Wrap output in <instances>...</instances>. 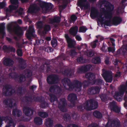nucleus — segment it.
<instances>
[{
	"mask_svg": "<svg viewBox=\"0 0 127 127\" xmlns=\"http://www.w3.org/2000/svg\"><path fill=\"white\" fill-rule=\"evenodd\" d=\"M64 53H62L57 58L53 60L54 62L51 65L47 66L46 71L47 73L53 72L54 70L58 73L64 74L63 69Z\"/></svg>",
	"mask_w": 127,
	"mask_h": 127,
	"instance_id": "1",
	"label": "nucleus"
},
{
	"mask_svg": "<svg viewBox=\"0 0 127 127\" xmlns=\"http://www.w3.org/2000/svg\"><path fill=\"white\" fill-rule=\"evenodd\" d=\"M98 106L97 102L93 99L87 100L83 104L84 108L87 111H90L96 109Z\"/></svg>",
	"mask_w": 127,
	"mask_h": 127,
	"instance_id": "2",
	"label": "nucleus"
},
{
	"mask_svg": "<svg viewBox=\"0 0 127 127\" xmlns=\"http://www.w3.org/2000/svg\"><path fill=\"white\" fill-rule=\"evenodd\" d=\"M15 90L12 86L9 84H6L3 87L2 89L3 95L5 96H10L15 92Z\"/></svg>",
	"mask_w": 127,
	"mask_h": 127,
	"instance_id": "3",
	"label": "nucleus"
},
{
	"mask_svg": "<svg viewBox=\"0 0 127 127\" xmlns=\"http://www.w3.org/2000/svg\"><path fill=\"white\" fill-rule=\"evenodd\" d=\"M104 6L106 10L104 11L105 16L106 19H111L112 17L113 11L114 8V5L112 4L109 3L105 5Z\"/></svg>",
	"mask_w": 127,
	"mask_h": 127,
	"instance_id": "4",
	"label": "nucleus"
},
{
	"mask_svg": "<svg viewBox=\"0 0 127 127\" xmlns=\"http://www.w3.org/2000/svg\"><path fill=\"white\" fill-rule=\"evenodd\" d=\"M46 80L49 84L53 85L57 84L59 81L58 75L56 74H51L47 77Z\"/></svg>",
	"mask_w": 127,
	"mask_h": 127,
	"instance_id": "5",
	"label": "nucleus"
},
{
	"mask_svg": "<svg viewBox=\"0 0 127 127\" xmlns=\"http://www.w3.org/2000/svg\"><path fill=\"white\" fill-rule=\"evenodd\" d=\"M35 30L33 26H30L26 33V35L27 39L29 40L32 41V39L35 37L36 35L35 34Z\"/></svg>",
	"mask_w": 127,
	"mask_h": 127,
	"instance_id": "6",
	"label": "nucleus"
},
{
	"mask_svg": "<svg viewBox=\"0 0 127 127\" xmlns=\"http://www.w3.org/2000/svg\"><path fill=\"white\" fill-rule=\"evenodd\" d=\"M102 76L106 82H111L113 80L112 72L109 70H105L103 72Z\"/></svg>",
	"mask_w": 127,
	"mask_h": 127,
	"instance_id": "7",
	"label": "nucleus"
},
{
	"mask_svg": "<svg viewBox=\"0 0 127 127\" xmlns=\"http://www.w3.org/2000/svg\"><path fill=\"white\" fill-rule=\"evenodd\" d=\"M92 66L90 64L84 65L79 67L77 70V72L79 73H85L87 71L92 69Z\"/></svg>",
	"mask_w": 127,
	"mask_h": 127,
	"instance_id": "8",
	"label": "nucleus"
},
{
	"mask_svg": "<svg viewBox=\"0 0 127 127\" xmlns=\"http://www.w3.org/2000/svg\"><path fill=\"white\" fill-rule=\"evenodd\" d=\"M77 4L81 9L83 7L85 9H88L90 6L89 3L87 2V0H78Z\"/></svg>",
	"mask_w": 127,
	"mask_h": 127,
	"instance_id": "9",
	"label": "nucleus"
},
{
	"mask_svg": "<svg viewBox=\"0 0 127 127\" xmlns=\"http://www.w3.org/2000/svg\"><path fill=\"white\" fill-rule=\"evenodd\" d=\"M65 37L68 44V47L70 48H75V46L76 44V41L72 39L67 34H65Z\"/></svg>",
	"mask_w": 127,
	"mask_h": 127,
	"instance_id": "10",
	"label": "nucleus"
},
{
	"mask_svg": "<svg viewBox=\"0 0 127 127\" xmlns=\"http://www.w3.org/2000/svg\"><path fill=\"white\" fill-rule=\"evenodd\" d=\"M77 98V96L74 94L71 93L68 95L67 99L68 100L71 102V104L70 105V106L73 107L75 106V100Z\"/></svg>",
	"mask_w": 127,
	"mask_h": 127,
	"instance_id": "11",
	"label": "nucleus"
},
{
	"mask_svg": "<svg viewBox=\"0 0 127 127\" xmlns=\"http://www.w3.org/2000/svg\"><path fill=\"white\" fill-rule=\"evenodd\" d=\"M100 90V89L98 86H92L89 89L88 92V93L93 95L98 94Z\"/></svg>",
	"mask_w": 127,
	"mask_h": 127,
	"instance_id": "12",
	"label": "nucleus"
},
{
	"mask_svg": "<svg viewBox=\"0 0 127 127\" xmlns=\"http://www.w3.org/2000/svg\"><path fill=\"white\" fill-rule=\"evenodd\" d=\"M24 113L25 115L27 116H32L33 114V109L30 107L25 106L23 108Z\"/></svg>",
	"mask_w": 127,
	"mask_h": 127,
	"instance_id": "13",
	"label": "nucleus"
},
{
	"mask_svg": "<svg viewBox=\"0 0 127 127\" xmlns=\"http://www.w3.org/2000/svg\"><path fill=\"white\" fill-rule=\"evenodd\" d=\"M67 83L68 86V90L70 91L72 90L75 88L74 84L72 83L70 80L68 78H66L64 77V83Z\"/></svg>",
	"mask_w": 127,
	"mask_h": 127,
	"instance_id": "14",
	"label": "nucleus"
},
{
	"mask_svg": "<svg viewBox=\"0 0 127 127\" xmlns=\"http://www.w3.org/2000/svg\"><path fill=\"white\" fill-rule=\"evenodd\" d=\"M26 89L25 88H23L21 86H19L16 90V93L17 95L20 96H22L25 94Z\"/></svg>",
	"mask_w": 127,
	"mask_h": 127,
	"instance_id": "15",
	"label": "nucleus"
},
{
	"mask_svg": "<svg viewBox=\"0 0 127 127\" xmlns=\"http://www.w3.org/2000/svg\"><path fill=\"white\" fill-rule=\"evenodd\" d=\"M51 29V27L49 25H44L43 28L41 30H40V33L39 34L41 35H44L47 33Z\"/></svg>",
	"mask_w": 127,
	"mask_h": 127,
	"instance_id": "16",
	"label": "nucleus"
},
{
	"mask_svg": "<svg viewBox=\"0 0 127 127\" xmlns=\"http://www.w3.org/2000/svg\"><path fill=\"white\" fill-rule=\"evenodd\" d=\"M19 64L18 66L19 69L23 70L26 67V63L25 61L22 58H19L18 59Z\"/></svg>",
	"mask_w": 127,
	"mask_h": 127,
	"instance_id": "17",
	"label": "nucleus"
},
{
	"mask_svg": "<svg viewBox=\"0 0 127 127\" xmlns=\"http://www.w3.org/2000/svg\"><path fill=\"white\" fill-rule=\"evenodd\" d=\"M122 21V19L120 17L116 16L113 18L112 23L114 25L117 26L119 25Z\"/></svg>",
	"mask_w": 127,
	"mask_h": 127,
	"instance_id": "18",
	"label": "nucleus"
},
{
	"mask_svg": "<svg viewBox=\"0 0 127 127\" xmlns=\"http://www.w3.org/2000/svg\"><path fill=\"white\" fill-rule=\"evenodd\" d=\"M73 83L74 84L75 88L78 89V91H81L82 85V83L81 82L77 80H74L73 81Z\"/></svg>",
	"mask_w": 127,
	"mask_h": 127,
	"instance_id": "19",
	"label": "nucleus"
},
{
	"mask_svg": "<svg viewBox=\"0 0 127 127\" xmlns=\"http://www.w3.org/2000/svg\"><path fill=\"white\" fill-rule=\"evenodd\" d=\"M38 10V7L35 4L30 5L28 11L30 13H35Z\"/></svg>",
	"mask_w": 127,
	"mask_h": 127,
	"instance_id": "20",
	"label": "nucleus"
},
{
	"mask_svg": "<svg viewBox=\"0 0 127 127\" xmlns=\"http://www.w3.org/2000/svg\"><path fill=\"white\" fill-rule=\"evenodd\" d=\"M61 17H60L54 16L53 18L50 19L49 23L51 24H53L55 23L59 24L61 21Z\"/></svg>",
	"mask_w": 127,
	"mask_h": 127,
	"instance_id": "21",
	"label": "nucleus"
},
{
	"mask_svg": "<svg viewBox=\"0 0 127 127\" xmlns=\"http://www.w3.org/2000/svg\"><path fill=\"white\" fill-rule=\"evenodd\" d=\"M3 63L6 66H10L13 65L14 62L11 59L7 58L5 59Z\"/></svg>",
	"mask_w": 127,
	"mask_h": 127,
	"instance_id": "22",
	"label": "nucleus"
},
{
	"mask_svg": "<svg viewBox=\"0 0 127 127\" xmlns=\"http://www.w3.org/2000/svg\"><path fill=\"white\" fill-rule=\"evenodd\" d=\"M3 49L5 51L7 52H15V49L13 46L9 45L7 46L6 45H4L3 47Z\"/></svg>",
	"mask_w": 127,
	"mask_h": 127,
	"instance_id": "23",
	"label": "nucleus"
},
{
	"mask_svg": "<svg viewBox=\"0 0 127 127\" xmlns=\"http://www.w3.org/2000/svg\"><path fill=\"white\" fill-rule=\"evenodd\" d=\"M99 12L98 11L95 7H93V9H92L90 13V16L93 19V18H96L98 15Z\"/></svg>",
	"mask_w": 127,
	"mask_h": 127,
	"instance_id": "24",
	"label": "nucleus"
},
{
	"mask_svg": "<svg viewBox=\"0 0 127 127\" xmlns=\"http://www.w3.org/2000/svg\"><path fill=\"white\" fill-rule=\"evenodd\" d=\"M86 78L88 80H93L95 78V75L93 73L89 72L86 73L85 75Z\"/></svg>",
	"mask_w": 127,
	"mask_h": 127,
	"instance_id": "25",
	"label": "nucleus"
},
{
	"mask_svg": "<svg viewBox=\"0 0 127 127\" xmlns=\"http://www.w3.org/2000/svg\"><path fill=\"white\" fill-rule=\"evenodd\" d=\"M41 4L42 6L45 8L47 10L51 9L53 7V5L50 3H47L43 2L41 3Z\"/></svg>",
	"mask_w": 127,
	"mask_h": 127,
	"instance_id": "26",
	"label": "nucleus"
},
{
	"mask_svg": "<svg viewBox=\"0 0 127 127\" xmlns=\"http://www.w3.org/2000/svg\"><path fill=\"white\" fill-rule=\"evenodd\" d=\"M36 28L38 29V32L39 34L40 33V30H42L43 27V22L41 21H38L35 24Z\"/></svg>",
	"mask_w": 127,
	"mask_h": 127,
	"instance_id": "27",
	"label": "nucleus"
},
{
	"mask_svg": "<svg viewBox=\"0 0 127 127\" xmlns=\"http://www.w3.org/2000/svg\"><path fill=\"white\" fill-rule=\"evenodd\" d=\"M12 114L14 116L19 117L21 115L22 112L21 110L16 108L13 110Z\"/></svg>",
	"mask_w": 127,
	"mask_h": 127,
	"instance_id": "28",
	"label": "nucleus"
},
{
	"mask_svg": "<svg viewBox=\"0 0 127 127\" xmlns=\"http://www.w3.org/2000/svg\"><path fill=\"white\" fill-rule=\"evenodd\" d=\"M78 30V27L77 26H75L70 28L69 30V32L70 34L75 36L77 34Z\"/></svg>",
	"mask_w": 127,
	"mask_h": 127,
	"instance_id": "29",
	"label": "nucleus"
},
{
	"mask_svg": "<svg viewBox=\"0 0 127 127\" xmlns=\"http://www.w3.org/2000/svg\"><path fill=\"white\" fill-rule=\"evenodd\" d=\"M53 124V121L50 118L46 119L45 125L46 127H52Z\"/></svg>",
	"mask_w": 127,
	"mask_h": 127,
	"instance_id": "30",
	"label": "nucleus"
},
{
	"mask_svg": "<svg viewBox=\"0 0 127 127\" xmlns=\"http://www.w3.org/2000/svg\"><path fill=\"white\" fill-rule=\"evenodd\" d=\"M34 122L35 124L40 126L42 124V119L38 117H35L34 119Z\"/></svg>",
	"mask_w": 127,
	"mask_h": 127,
	"instance_id": "31",
	"label": "nucleus"
},
{
	"mask_svg": "<svg viewBox=\"0 0 127 127\" xmlns=\"http://www.w3.org/2000/svg\"><path fill=\"white\" fill-rule=\"evenodd\" d=\"M74 73L73 70L71 69H64V75H66L67 76H71Z\"/></svg>",
	"mask_w": 127,
	"mask_h": 127,
	"instance_id": "32",
	"label": "nucleus"
},
{
	"mask_svg": "<svg viewBox=\"0 0 127 127\" xmlns=\"http://www.w3.org/2000/svg\"><path fill=\"white\" fill-rule=\"evenodd\" d=\"M14 32L15 34L18 36H22L23 34V31L20 27H17Z\"/></svg>",
	"mask_w": 127,
	"mask_h": 127,
	"instance_id": "33",
	"label": "nucleus"
},
{
	"mask_svg": "<svg viewBox=\"0 0 127 127\" xmlns=\"http://www.w3.org/2000/svg\"><path fill=\"white\" fill-rule=\"evenodd\" d=\"M111 123L112 127H119L120 126V122L119 120L114 119Z\"/></svg>",
	"mask_w": 127,
	"mask_h": 127,
	"instance_id": "34",
	"label": "nucleus"
},
{
	"mask_svg": "<svg viewBox=\"0 0 127 127\" xmlns=\"http://www.w3.org/2000/svg\"><path fill=\"white\" fill-rule=\"evenodd\" d=\"M3 102L7 106L10 107H13V101L10 99H5L3 100Z\"/></svg>",
	"mask_w": 127,
	"mask_h": 127,
	"instance_id": "35",
	"label": "nucleus"
},
{
	"mask_svg": "<svg viewBox=\"0 0 127 127\" xmlns=\"http://www.w3.org/2000/svg\"><path fill=\"white\" fill-rule=\"evenodd\" d=\"M40 107L43 108H45L46 107H48L49 104L48 102L45 101L44 99H42L40 102Z\"/></svg>",
	"mask_w": 127,
	"mask_h": 127,
	"instance_id": "36",
	"label": "nucleus"
},
{
	"mask_svg": "<svg viewBox=\"0 0 127 127\" xmlns=\"http://www.w3.org/2000/svg\"><path fill=\"white\" fill-rule=\"evenodd\" d=\"M93 115L94 117L98 119H101L102 117L101 113L97 110H96L94 111Z\"/></svg>",
	"mask_w": 127,
	"mask_h": 127,
	"instance_id": "37",
	"label": "nucleus"
},
{
	"mask_svg": "<svg viewBox=\"0 0 127 127\" xmlns=\"http://www.w3.org/2000/svg\"><path fill=\"white\" fill-rule=\"evenodd\" d=\"M103 80L100 79H96L93 80L91 82L92 85L96 84L98 85H101L102 83Z\"/></svg>",
	"mask_w": 127,
	"mask_h": 127,
	"instance_id": "38",
	"label": "nucleus"
},
{
	"mask_svg": "<svg viewBox=\"0 0 127 127\" xmlns=\"http://www.w3.org/2000/svg\"><path fill=\"white\" fill-rule=\"evenodd\" d=\"M24 73L27 78L30 77L32 75V72L31 70L28 69H26L24 71Z\"/></svg>",
	"mask_w": 127,
	"mask_h": 127,
	"instance_id": "39",
	"label": "nucleus"
},
{
	"mask_svg": "<svg viewBox=\"0 0 127 127\" xmlns=\"http://www.w3.org/2000/svg\"><path fill=\"white\" fill-rule=\"evenodd\" d=\"M24 101V102L29 103L32 102L33 100L31 96L25 95L23 97Z\"/></svg>",
	"mask_w": 127,
	"mask_h": 127,
	"instance_id": "40",
	"label": "nucleus"
},
{
	"mask_svg": "<svg viewBox=\"0 0 127 127\" xmlns=\"http://www.w3.org/2000/svg\"><path fill=\"white\" fill-rule=\"evenodd\" d=\"M49 95L50 97L49 100L51 102H53L55 101H57L58 100L57 96L54 94L49 93Z\"/></svg>",
	"mask_w": 127,
	"mask_h": 127,
	"instance_id": "41",
	"label": "nucleus"
},
{
	"mask_svg": "<svg viewBox=\"0 0 127 127\" xmlns=\"http://www.w3.org/2000/svg\"><path fill=\"white\" fill-rule=\"evenodd\" d=\"M100 97L102 102L106 103L110 99V97H107L106 95L102 94L101 95Z\"/></svg>",
	"mask_w": 127,
	"mask_h": 127,
	"instance_id": "42",
	"label": "nucleus"
},
{
	"mask_svg": "<svg viewBox=\"0 0 127 127\" xmlns=\"http://www.w3.org/2000/svg\"><path fill=\"white\" fill-rule=\"evenodd\" d=\"M38 115L40 117L43 118H47L48 116V114L46 112L40 111L38 112Z\"/></svg>",
	"mask_w": 127,
	"mask_h": 127,
	"instance_id": "43",
	"label": "nucleus"
},
{
	"mask_svg": "<svg viewBox=\"0 0 127 127\" xmlns=\"http://www.w3.org/2000/svg\"><path fill=\"white\" fill-rule=\"evenodd\" d=\"M24 78V75L22 74H18L16 80L20 83H23V79Z\"/></svg>",
	"mask_w": 127,
	"mask_h": 127,
	"instance_id": "44",
	"label": "nucleus"
},
{
	"mask_svg": "<svg viewBox=\"0 0 127 127\" xmlns=\"http://www.w3.org/2000/svg\"><path fill=\"white\" fill-rule=\"evenodd\" d=\"M92 62L95 64H99L101 62V59L98 57H95L92 60Z\"/></svg>",
	"mask_w": 127,
	"mask_h": 127,
	"instance_id": "45",
	"label": "nucleus"
},
{
	"mask_svg": "<svg viewBox=\"0 0 127 127\" xmlns=\"http://www.w3.org/2000/svg\"><path fill=\"white\" fill-rule=\"evenodd\" d=\"M5 26L3 24H1L0 25V33L2 35V38H3L5 34V32H4L5 29Z\"/></svg>",
	"mask_w": 127,
	"mask_h": 127,
	"instance_id": "46",
	"label": "nucleus"
},
{
	"mask_svg": "<svg viewBox=\"0 0 127 127\" xmlns=\"http://www.w3.org/2000/svg\"><path fill=\"white\" fill-rule=\"evenodd\" d=\"M18 74L15 72H11L8 74L9 78L14 80H16Z\"/></svg>",
	"mask_w": 127,
	"mask_h": 127,
	"instance_id": "47",
	"label": "nucleus"
},
{
	"mask_svg": "<svg viewBox=\"0 0 127 127\" xmlns=\"http://www.w3.org/2000/svg\"><path fill=\"white\" fill-rule=\"evenodd\" d=\"M77 62L80 63H84L85 62V60L84 59L83 56H80L77 59Z\"/></svg>",
	"mask_w": 127,
	"mask_h": 127,
	"instance_id": "48",
	"label": "nucleus"
},
{
	"mask_svg": "<svg viewBox=\"0 0 127 127\" xmlns=\"http://www.w3.org/2000/svg\"><path fill=\"white\" fill-rule=\"evenodd\" d=\"M109 104V107L111 111L117 105L116 102L114 101L110 102Z\"/></svg>",
	"mask_w": 127,
	"mask_h": 127,
	"instance_id": "49",
	"label": "nucleus"
},
{
	"mask_svg": "<svg viewBox=\"0 0 127 127\" xmlns=\"http://www.w3.org/2000/svg\"><path fill=\"white\" fill-rule=\"evenodd\" d=\"M15 125L12 120H9L7 125H6L5 127H15Z\"/></svg>",
	"mask_w": 127,
	"mask_h": 127,
	"instance_id": "50",
	"label": "nucleus"
},
{
	"mask_svg": "<svg viewBox=\"0 0 127 127\" xmlns=\"http://www.w3.org/2000/svg\"><path fill=\"white\" fill-rule=\"evenodd\" d=\"M85 53L87 56L89 57H91L94 55L93 52L92 51L87 50L85 51Z\"/></svg>",
	"mask_w": 127,
	"mask_h": 127,
	"instance_id": "51",
	"label": "nucleus"
},
{
	"mask_svg": "<svg viewBox=\"0 0 127 127\" xmlns=\"http://www.w3.org/2000/svg\"><path fill=\"white\" fill-rule=\"evenodd\" d=\"M62 104L59 102L58 105V108L62 112H64V98L62 99Z\"/></svg>",
	"mask_w": 127,
	"mask_h": 127,
	"instance_id": "52",
	"label": "nucleus"
},
{
	"mask_svg": "<svg viewBox=\"0 0 127 127\" xmlns=\"http://www.w3.org/2000/svg\"><path fill=\"white\" fill-rule=\"evenodd\" d=\"M69 54L71 56L73 57H75L77 54V53L75 49H72L70 50Z\"/></svg>",
	"mask_w": 127,
	"mask_h": 127,
	"instance_id": "53",
	"label": "nucleus"
},
{
	"mask_svg": "<svg viewBox=\"0 0 127 127\" xmlns=\"http://www.w3.org/2000/svg\"><path fill=\"white\" fill-rule=\"evenodd\" d=\"M90 83V82L88 80H85L83 81L82 83L84 88H85L88 86Z\"/></svg>",
	"mask_w": 127,
	"mask_h": 127,
	"instance_id": "54",
	"label": "nucleus"
},
{
	"mask_svg": "<svg viewBox=\"0 0 127 127\" xmlns=\"http://www.w3.org/2000/svg\"><path fill=\"white\" fill-rule=\"evenodd\" d=\"M111 111L116 113H119L120 112V108L117 105Z\"/></svg>",
	"mask_w": 127,
	"mask_h": 127,
	"instance_id": "55",
	"label": "nucleus"
},
{
	"mask_svg": "<svg viewBox=\"0 0 127 127\" xmlns=\"http://www.w3.org/2000/svg\"><path fill=\"white\" fill-rule=\"evenodd\" d=\"M56 86H57V85H55L51 86L49 89V91L51 92L55 93L56 90Z\"/></svg>",
	"mask_w": 127,
	"mask_h": 127,
	"instance_id": "56",
	"label": "nucleus"
},
{
	"mask_svg": "<svg viewBox=\"0 0 127 127\" xmlns=\"http://www.w3.org/2000/svg\"><path fill=\"white\" fill-rule=\"evenodd\" d=\"M57 40L55 39H53L51 41V43L53 47H55L57 45Z\"/></svg>",
	"mask_w": 127,
	"mask_h": 127,
	"instance_id": "57",
	"label": "nucleus"
},
{
	"mask_svg": "<svg viewBox=\"0 0 127 127\" xmlns=\"http://www.w3.org/2000/svg\"><path fill=\"white\" fill-rule=\"evenodd\" d=\"M71 119V117L70 115L64 113V120L66 119V121H69Z\"/></svg>",
	"mask_w": 127,
	"mask_h": 127,
	"instance_id": "58",
	"label": "nucleus"
},
{
	"mask_svg": "<svg viewBox=\"0 0 127 127\" xmlns=\"http://www.w3.org/2000/svg\"><path fill=\"white\" fill-rule=\"evenodd\" d=\"M44 49L45 51L48 53L52 52L53 50L51 47L49 46L45 47L44 48Z\"/></svg>",
	"mask_w": 127,
	"mask_h": 127,
	"instance_id": "59",
	"label": "nucleus"
},
{
	"mask_svg": "<svg viewBox=\"0 0 127 127\" xmlns=\"http://www.w3.org/2000/svg\"><path fill=\"white\" fill-rule=\"evenodd\" d=\"M56 86V90H57V91H56L55 93L58 94L60 95L62 91L61 88L58 85H57Z\"/></svg>",
	"mask_w": 127,
	"mask_h": 127,
	"instance_id": "60",
	"label": "nucleus"
},
{
	"mask_svg": "<svg viewBox=\"0 0 127 127\" xmlns=\"http://www.w3.org/2000/svg\"><path fill=\"white\" fill-rule=\"evenodd\" d=\"M87 29L85 27L83 26H82L80 27L79 32H85Z\"/></svg>",
	"mask_w": 127,
	"mask_h": 127,
	"instance_id": "61",
	"label": "nucleus"
},
{
	"mask_svg": "<svg viewBox=\"0 0 127 127\" xmlns=\"http://www.w3.org/2000/svg\"><path fill=\"white\" fill-rule=\"evenodd\" d=\"M16 53L17 55L20 57H21L23 56L22 50L21 49H18L16 51Z\"/></svg>",
	"mask_w": 127,
	"mask_h": 127,
	"instance_id": "62",
	"label": "nucleus"
},
{
	"mask_svg": "<svg viewBox=\"0 0 127 127\" xmlns=\"http://www.w3.org/2000/svg\"><path fill=\"white\" fill-rule=\"evenodd\" d=\"M7 29L8 31L10 33H12L14 31V30L12 28V25L11 24H9L7 26Z\"/></svg>",
	"mask_w": 127,
	"mask_h": 127,
	"instance_id": "63",
	"label": "nucleus"
},
{
	"mask_svg": "<svg viewBox=\"0 0 127 127\" xmlns=\"http://www.w3.org/2000/svg\"><path fill=\"white\" fill-rule=\"evenodd\" d=\"M123 55L126 54L127 51V44L122 49Z\"/></svg>",
	"mask_w": 127,
	"mask_h": 127,
	"instance_id": "64",
	"label": "nucleus"
}]
</instances>
